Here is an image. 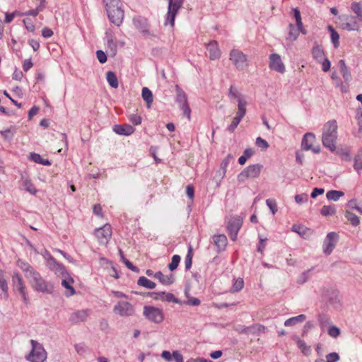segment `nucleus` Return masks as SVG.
I'll return each instance as SVG.
<instances>
[{"instance_id": "nucleus-1", "label": "nucleus", "mask_w": 362, "mask_h": 362, "mask_svg": "<svg viewBox=\"0 0 362 362\" xmlns=\"http://www.w3.org/2000/svg\"><path fill=\"white\" fill-rule=\"evenodd\" d=\"M337 122L336 120H329L325 124L322 128V142L323 146L333 152L336 150V140L337 139Z\"/></svg>"}, {"instance_id": "nucleus-2", "label": "nucleus", "mask_w": 362, "mask_h": 362, "mask_svg": "<svg viewBox=\"0 0 362 362\" xmlns=\"http://www.w3.org/2000/svg\"><path fill=\"white\" fill-rule=\"evenodd\" d=\"M228 96L230 100H233L234 103H238V112L235 117L233 118L231 124L228 126V130L233 133L239 123L240 122L243 117L246 114V105L247 104V100L237 92H228Z\"/></svg>"}, {"instance_id": "nucleus-3", "label": "nucleus", "mask_w": 362, "mask_h": 362, "mask_svg": "<svg viewBox=\"0 0 362 362\" xmlns=\"http://www.w3.org/2000/svg\"><path fill=\"white\" fill-rule=\"evenodd\" d=\"M32 288L38 292L52 293L54 286L52 283L45 280L37 271L28 279Z\"/></svg>"}, {"instance_id": "nucleus-4", "label": "nucleus", "mask_w": 362, "mask_h": 362, "mask_svg": "<svg viewBox=\"0 0 362 362\" xmlns=\"http://www.w3.org/2000/svg\"><path fill=\"white\" fill-rule=\"evenodd\" d=\"M168 12L165 15V25H170L172 28L175 26V18L182 8L185 0H168Z\"/></svg>"}, {"instance_id": "nucleus-5", "label": "nucleus", "mask_w": 362, "mask_h": 362, "mask_svg": "<svg viewBox=\"0 0 362 362\" xmlns=\"http://www.w3.org/2000/svg\"><path fill=\"white\" fill-rule=\"evenodd\" d=\"M32 350L26 359L31 362H44L47 358V353L40 343L34 339L30 340Z\"/></svg>"}, {"instance_id": "nucleus-6", "label": "nucleus", "mask_w": 362, "mask_h": 362, "mask_svg": "<svg viewBox=\"0 0 362 362\" xmlns=\"http://www.w3.org/2000/svg\"><path fill=\"white\" fill-rule=\"evenodd\" d=\"M230 60L238 70H244L247 66V57L239 49H233L230 51Z\"/></svg>"}, {"instance_id": "nucleus-7", "label": "nucleus", "mask_w": 362, "mask_h": 362, "mask_svg": "<svg viewBox=\"0 0 362 362\" xmlns=\"http://www.w3.org/2000/svg\"><path fill=\"white\" fill-rule=\"evenodd\" d=\"M339 67L340 73L341 74L344 78V82H341V79L339 78V83L337 81V87H340L341 90H346L349 88V82L352 79V76L350 70L346 65L345 61L344 59L339 60Z\"/></svg>"}, {"instance_id": "nucleus-8", "label": "nucleus", "mask_w": 362, "mask_h": 362, "mask_svg": "<svg viewBox=\"0 0 362 362\" xmlns=\"http://www.w3.org/2000/svg\"><path fill=\"white\" fill-rule=\"evenodd\" d=\"M113 312L120 317H131L134 315L135 309L130 303L121 300L114 306Z\"/></svg>"}, {"instance_id": "nucleus-9", "label": "nucleus", "mask_w": 362, "mask_h": 362, "mask_svg": "<svg viewBox=\"0 0 362 362\" xmlns=\"http://www.w3.org/2000/svg\"><path fill=\"white\" fill-rule=\"evenodd\" d=\"M262 168V165L260 164L250 165L238 175V180L243 182L247 178L257 177L260 174Z\"/></svg>"}, {"instance_id": "nucleus-10", "label": "nucleus", "mask_w": 362, "mask_h": 362, "mask_svg": "<svg viewBox=\"0 0 362 362\" xmlns=\"http://www.w3.org/2000/svg\"><path fill=\"white\" fill-rule=\"evenodd\" d=\"M144 315L148 320L157 324L162 322L164 319L162 310L153 306H144Z\"/></svg>"}, {"instance_id": "nucleus-11", "label": "nucleus", "mask_w": 362, "mask_h": 362, "mask_svg": "<svg viewBox=\"0 0 362 362\" xmlns=\"http://www.w3.org/2000/svg\"><path fill=\"white\" fill-rule=\"evenodd\" d=\"M242 225L243 220L239 216L233 217L228 221L227 229L232 240H236L238 233Z\"/></svg>"}, {"instance_id": "nucleus-12", "label": "nucleus", "mask_w": 362, "mask_h": 362, "mask_svg": "<svg viewBox=\"0 0 362 362\" xmlns=\"http://www.w3.org/2000/svg\"><path fill=\"white\" fill-rule=\"evenodd\" d=\"M339 240V235L335 232L329 233L323 242V252L326 255H330L334 249Z\"/></svg>"}, {"instance_id": "nucleus-13", "label": "nucleus", "mask_w": 362, "mask_h": 362, "mask_svg": "<svg viewBox=\"0 0 362 362\" xmlns=\"http://www.w3.org/2000/svg\"><path fill=\"white\" fill-rule=\"evenodd\" d=\"M12 282L14 289L21 293L24 303L27 304L29 300L28 296L25 291V286L23 280L18 273H15L13 275Z\"/></svg>"}, {"instance_id": "nucleus-14", "label": "nucleus", "mask_w": 362, "mask_h": 362, "mask_svg": "<svg viewBox=\"0 0 362 362\" xmlns=\"http://www.w3.org/2000/svg\"><path fill=\"white\" fill-rule=\"evenodd\" d=\"M109 21L119 27L122 25L124 16V11L122 7H117L112 9L107 10Z\"/></svg>"}, {"instance_id": "nucleus-15", "label": "nucleus", "mask_w": 362, "mask_h": 362, "mask_svg": "<svg viewBox=\"0 0 362 362\" xmlns=\"http://www.w3.org/2000/svg\"><path fill=\"white\" fill-rule=\"evenodd\" d=\"M315 140V136L313 133H306L301 142L302 148L308 151L311 150L313 152L315 153H318L320 151V146L317 145L315 146H313V142Z\"/></svg>"}, {"instance_id": "nucleus-16", "label": "nucleus", "mask_w": 362, "mask_h": 362, "mask_svg": "<svg viewBox=\"0 0 362 362\" xmlns=\"http://www.w3.org/2000/svg\"><path fill=\"white\" fill-rule=\"evenodd\" d=\"M95 235L100 243H107L112 235L110 225L105 224L103 227L96 228L95 230Z\"/></svg>"}, {"instance_id": "nucleus-17", "label": "nucleus", "mask_w": 362, "mask_h": 362, "mask_svg": "<svg viewBox=\"0 0 362 362\" xmlns=\"http://www.w3.org/2000/svg\"><path fill=\"white\" fill-rule=\"evenodd\" d=\"M176 102L180 108L183 111V115L190 119L191 110L187 102V98L185 92H180L176 98Z\"/></svg>"}, {"instance_id": "nucleus-18", "label": "nucleus", "mask_w": 362, "mask_h": 362, "mask_svg": "<svg viewBox=\"0 0 362 362\" xmlns=\"http://www.w3.org/2000/svg\"><path fill=\"white\" fill-rule=\"evenodd\" d=\"M133 23L144 36L150 35L149 23L146 18L141 16L135 17L133 18Z\"/></svg>"}, {"instance_id": "nucleus-19", "label": "nucleus", "mask_w": 362, "mask_h": 362, "mask_svg": "<svg viewBox=\"0 0 362 362\" xmlns=\"http://www.w3.org/2000/svg\"><path fill=\"white\" fill-rule=\"evenodd\" d=\"M323 300L334 308L339 305V292L335 290H327L323 296Z\"/></svg>"}, {"instance_id": "nucleus-20", "label": "nucleus", "mask_w": 362, "mask_h": 362, "mask_svg": "<svg viewBox=\"0 0 362 362\" xmlns=\"http://www.w3.org/2000/svg\"><path fill=\"white\" fill-rule=\"evenodd\" d=\"M269 67L271 69L284 73L285 71V66L281 62V57L278 54L273 53L269 56Z\"/></svg>"}, {"instance_id": "nucleus-21", "label": "nucleus", "mask_w": 362, "mask_h": 362, "mask_svg": "<svg viewBox=\"0 0 362 362\" xmlns=\"http://www.w3.org/2000/svg\"><path fill=\"white\" fill-rule=\"evenodd\" d=\"M90 311L88 309L79 310L73 312L69 317V321L72 324H77L79 322H84L86 320L87 317L90 315Z\"/></svg>"}, {"instance_id": "nucleus-22", "label": "nucleus", "mask_w": 362, "mask_h": 362, "mask_svg": "<svg viewBox=\"0 0 362 362\" xmlns=\"http://www.w3.org/2000/svg\"><path fill=\"white\" fill-rule=\"evenodd\" d=\"M206 49L211 60H216L220 58L221 52L216 40H211L206 45Z\"/></svg>"}, {"instance_id": "nucleus-23", "label": "nucleus", "mask_w": 362, "mask_h": 362, "mask_svg": "<svg viewBox=\"0 0 362 362\" xmlns=\"http://www.w3.org/2000/svg\"><path fill=\"white\" fill-rule=\"evenodd\" d=\"M151 295H153V299L154 300H161L163 301L166 302H173L175 303H178L179 300L177 298H176L173 293H165V292H152L151 293Z\"/></svg>"}, {"instance_id": "nucleus-24", "label": "nucleus", "mask_w": 362, "mask_h": 362, "mask_svg": "<svg viewBox=\"0 0 362 362\" xmlns=\"http://www.w3.org/2000/svg\"><path fill=\"white\" fill-rule=\"evenodd\" d=\"M113 131L119 135L129 136L133 134L135 129L130 124H115L113 127Z\"/></svg>"}, {"instance_id": "nucleus-25", "label": "nucleus", "mask_w": 362, "mask_h": 362, "mask_svg": "<svg viewBox=\"0 0 362 362\" xmlns=\"http://www.w3.org/2000/svg\"><path fill=\"white\" fill-rule=\"evenodd\" d=\"M264 327L259 324L253 325L249 327L240 326L237 328V331L241 334H257L259 332H262Z\"/></svg>"}, {"instance_id": "nucleus-26", "label": "nucleus", "mask_w": 362, "mask_h": 362, "mask_svg": "<svg viewBox=\"0 0 362 362\" xmlns=\"http://www.w3.org/2000/svg\"><path fill=\"white\" fill-rule=\"evenodd\" d=\"M17 266L24 272L27 279L33 274V272H36L30 264L22 259L17 261Z\"/></svg>"}, {"instance_id": "nucleus-27", "label": "nucleus", "mask_w": 362, "mask_h": 362, "mask_svg": "<svg viewBox=\"0 0 362 362\" xmlns=\"http://www.w3.org/2000/svg\"><path fill=\"white\" fill-rule=\"evenodd\" d=\"M64 278V279H63L62 281V285L67 289V292H66L65 295L68 297L74 295L76 291L72 286L74 284V279L70 277L69 275Z\"/></svg>"}, {"instance_id": "nucleus-28", "label": "nucleus", "mask_w": 362, "mask_h": 362, "mask_svg": "<svg viewBox=\"0 0 362 362\" xmlns=\"http://www.w3.org/2000/svg\"><path fill=\"white\" fill-rule=\"evenodd\" d=\"M154 278L159 280L163 285H171L175 281L173 274L164 275L161 272H158L154 274Z\"/></svg>"}, {"instance_id": "nucleus-29", "label": "nucleus", "mask_w": 362, "mask_h": 362, "mask_svg": "<svg viewBox=\"0 0 362 362\" xmlns=\"http://www.w3.org/2000/svg\"><path fill=\"white\" fill-rule=\"evenodd\" d=\"M347 19H349L350 21L344 23L343 28L349 31H358L360 26L356 21V17L351 16Z\"/></svg>"}, {"instance_id": "nucleus-30", "label": "nucleus", "mask_w": 362, "mask_h": 362, "mask_svg": "<svg viewBox=\"0 0 362 362\" xmlns=\"http://www.w3.org/2000/svg\"><path fill=\"white\" fill-rule=\"evenodd\" d=\"M214 242L218 251L224 250L227 245V237L225 235H218L214 237Z\"/></svg>"}, {"instance_id": "nucleus-31", "label": "nucleus", "mask_w": 362, "mask_h": 362, "mask_svg": "<svg viewBox=\"0 0 362 362\" xmlns=\"http://www.w3.org/2000/svg\"><path fill=\"white\" fill-rule=\"evenodd\" d=\"M327 30L330 33L331 42H332L334 47L338 48L339 46V34L335 30V28L331 25H329L327 26Z\"/></svg>"}, {"instance_id": "nucleus-32", "label": "nucleus", "mask_w": 362, "mask_h": 362, "mask_svg": "<svg viewBox=\"0 0 362 362\" xmlns=\"http://www.w3.org/2000/svg\"><path fill=\"white\" fill-rule=\"evenodd\" d=\"M313 58L318 62H320L325 58V52L316 42L311 50Z\"/></svg>"}, {"instance_id": "nucleus-33", "label": "nucleus", "mask_w": 362, "mask_h": 362, "mask_svg": "<svg viewBox=\"0 0 362 362\" xmlns=\"http://www.w3.org/2000/svg\"><path fill=\"white\" fill-rule=\"evenodd\" d=\"M353 167L356 173L360 175L362 170V148H360L354 156Z\"/></svg>"}, {"instance_id": "nucleus-34", "label": "nucleus", "mask_w": 362, "mask_h": 362, "mask_svg": "<svg viewBox=\"0 0 362 362\" xmlns=\"http://www.w3.org/2000/svg\"><path fill=\"white\" fill-rule=\"evenodd\" d=\"M233 158V156L231 154H228L221 162L220 170L217 172L218 173V175L221 177H223L226 173V169L231 161V160Z\"/></svg>"}, {"instance_id": "nucleus-35", "label": "nucleus", "mask_w": 362, "mask_h": 362, "mask_svg": "<svg viewBox=\"0 0 362 362\" xmlns=\"http://www.w3.org/2000/svg\"><path fill=\"white\" fill-rule=\"evenodd\" d=\"M317 320L322 332H324L330 324L329 317L325 313L319 314L317 316Z\"/></svg>"}, {"instance_id": "nucleus-36", "label": "nucleus", "mask_w": 362, "mask_h": 362, "mask_svg": "<svg viewBox=\"0 0 362 362\" xmlns=\"http://www.w3.org/2000/svg\"><path fill=\"white\" fill-rule=\"evenodd\" d=\"M344 216L353 226H357L359 225V223H360L359 218L355 214L351 212L350 210L346 209L344 211Z\"/></svg>"}, {"instance_id": "nucleus-37", "label": "nucleus", "mask_w": 362, "mask_h": 362, "mask_svg": "<svg viewBox=\"0 0 362 362\" xmlns=\"http://www.w3.org/2000/svg\"><path fill=\"white\" fill-rule=\"evenodd\" d=\"M106 79L112 88H117L118 87V79L115 72L109 71L106 74Z\"/></svg>"}, {"instance_id": "nucleus-38", "label": "nucleus", "mask_w": 362, "mask_h": 362, "mask_svg": "<svg viewBox=\"0 0 362 362\" xmlns=\"http://www.w3.org/2000/svg\"><path fill=\"white\" fill-rule=\"evenodd\" d=\"M29 158L33 162L42 164L43 165H51V163L49 160L42 158L40 154L36 153H30Z\"/></svg>"}, {"instance_id": "nucleus-39", "label": "nucleus", "mask_w": 362, "mask_h": 362, "mask_svg": "<svg viewBox=\"0 0 362 362\" xmlns=\"http://www.w3.org/2000/svg\"><path fill=\"white\" fill-rule=\"evenodd\" d=\"M137 284L148 289H153L156 286L153 281L148 279L145 276H140L137 281Z\"/></svg>"}, {"instance_id": "nucleus-40", "label": "nucleus", "mask_w": 362, "mask_h": 362, "mask_svg": "<svg viewBox=\"0 0 362 362\" xmlns=\"http://www.w3.org/2000/svg\"><path fill=\"white\" fill-rule=\"evenodd\" d=\"M306 316L303 314L299 315L296 317H291L286 320L284 322L286 327H290L296 325L298 322H302L305 320Z\"/></svg>"}, {"instance_id": "nucleus-41", "label": "nucleus", "mask_w": 362, "mask_h": 362, "mask_svg": "<svg viewBox=\"0 0 362 362\" xmlns=\"http://www.w3.org/2000/svg\"><path fill=\"white\" fill-rule=\"evenodd\" d=\"M351 9L352 11L356 13V18L362 23V6L361 3L354 1L351 4Z\"/></svg>"}, {"instance_id": "nucleus-42", "label": "nucleus", "mask_w": 362, "mask_h": 362, "mask_svg": "<svg viewBox=\"0 0 362 362\" xmlns=\"http://www.w3.org/2000/svg\"><path fill=\"white\" fill-rule=\"evenodd\" d=\"M336 212L337 209L334 205H325L320 209V214L323 216H333Z\"/></svg>"}, {"instance_id": "nucleus-43", "label": "nucleus", "mask_w": 362, "mask_h": 362, "mask_svg": "<svg viewBox=\"0 0 362 362\" xmlns=\"http://www.w3.org/2000/svg\"><path fill=\"white\" fill-rule=\"evenodd\" d=\"M344 195V193L342 191L329 190L327 192L326 197L328 200L337 202Z\"/></svg>"}, {"instance_id": "nucleus-44", "label": "nucleus", "mask_w": 362, "mask_h": 362, "mask_svg": "<svg viewBox=\"0 0 362 362\" xmlns=\"http://www.w3.org/2000/svg\"><path fill=\"white\" fill-rule=\"evenodd\" d=\"M0 288L3 291V295H1V296L4 299H7V298L8 296V286H7V282H6V279L4 278L2 271H0Z\"/></svg>"}, {"instance_id": "nucleus-45", "label": "nucleus", "mask_w": 362, "mask_h": 362, "mask_svg": "<svg viewBox=\"0 0 362 362\" xmlns=\"http://www.w3.org/2000/svg\"><path fill=\"white\" fill-rule=\"evenodd\" d=\"M337 153L345 161H351L352 159L349 148H340L337 151Z\"/></svg>"}, {"instance_id": "nucleus-46", "label": "nucleus", "mask_w": 362, "mask_h": 362, "mask_svg": "<svg viewBox=\"0 0 362 362\" xmlns=\"http://www.w3.org/2000/svg\"><path fill=\"white\" fill-rule=\"evenodd\" d=\"M288 33L287 39L291 41H295L297 40L298 37L299 36V33L298 30H296V27L293 23H290L288 25Z\"/></svg>"}, {"instance_id": "nucleus-47", "label": "nucleus", "mask_w": 362, "mask_h": 362, "mask_svg": "<svg viewBox=\"0 0 362 362\" xmlns=\"http://www.w3.org/2000/svg\"><path fill=\"white\" fill-rule=\"evenodd\" d=\"M45 0H41V3L39 4L37 7H36L34 9L28 10V11L24 12L25 16H37L40 11H42L45 8Z\"/></svg>"}, {"instance_id": "nucleus-48", "label": "nucleus", "mask_w": 362, "mask_h": 362, "mask_svg": "<svg viewBox=\"0 0 362 362\" xmlns=\"http://www.w3.org/2000/svg\"><path fill=\"white\" fill-rule=\"evenodd\" d=\"M107 48L110 51V54L112 57H115L117 51V43L115 39H110L107 40Z\"/></svg>"}, {"instance_id": "nucleus-49", "label": "nucleus", "mask_w": 362, "mask_h": 362, "mask_svg": "<svg viewBox=\"0 0 362 362\" xmlns=\"http://www.w3.org/2000/svg\"><path fill=\"white\" fill-rule=\"evenodd\" d=\"M105 4V10L112 9L117 7H122L120 0H103Z\"/></svg>"}, {"instance_id": "nucleus-50", "label": "nucleus", "mask_w": 362, "mask_h": 362, "mask_svg": "<svg viewBox=\"0 0 362 362\" xmlns=\"http://www.w3.org/2000/svg\"><path fill=\"white\" fill-rule=\"evenodd\" d=\"M119 253L121 257L122 261L124 263V264L127 266L128 269L135 272H138L139 271V269L136 267L134 266L133 264L129 260L124 257V255H123L122 250H119Z\"/></svg>"}, {"instance_id": "nucleus-51", "label": "nucleus", "mask_w": 362, "mask_h": 362, "mask_svg": "<svg viewBox=\"0 0 362 362\" xmlns=\"http://www.w3.org/2000/svg\"><path fill=\"white\" fill-rule=\"evenodd\" d=\"M192 256H193L192 247L190 245L189 247L188 252H187V256H186L185 259V269L186 270L189 269L191 268V267H192Z\"/></svg>"}, {"instance_id": "nucleus-52", "label": "nucleus", "mask_w": 362, "mask_h": 362, "mask_svg": "<svg viewBox=\"0 0 362 362\" xmlns=\"http://www.w3.org/2000/svg\"><path fill=\"white\" fill-rule=\"evenodd\" d=\"M23 189L32 194H35L37 190L33 183L29 180H24L23 181Z\"/></svg>"}, {"instance_id": "nucleus-53", "label": "nucleus", "mask_w": 362, "mask_h": 362, "mask_svg": "<svg viewBox=\"0 0 362 362\" xmlns=\"http://www.w3.org/2000/svg\"><path fill=\"white\" fill-rule=\"evenodd\" d=\"M346 207L349 209H356L358 213L362 214V206H358L355 199L349 200L346 204Z\"/></svg>"}, {"instance_id": "nucleus-54", "label": "nucleus", "mask_w": 362, "mask_h": 362, "mask_svg": "<svg viewBox=\"0 0 362 362\" xmlns=\"http://www.w3.org/2000/svg\"><path fill=\"white\" fill-rule=\"evenodd\" d=\"M291 14L295 19L296 24H299V25H300L302 22V18L299 8L298 7L292 8Z\"/></svg>"}, {"instance_id": "nucleus-55", "label": "nucleus", "mask_w": 362, "mask_h": 362, "mask_svg": "<svg viewBox=\"0 0 362 362\" xmlns=\"http://www.w3.org/2000/svg\"><path fill=\"white\" fill-rule=\"evenodd\" d=\"M180 257L178 255H175L172 257L171 262L168 264V269L170 271H174L176 269L179 265V263L180 262Z\"/></svg>"}, {"instance_id": "nucleus-56", "label": "nucleus", "mask_w": 362, "mask_h": 362, "mask_svg": "<svg viewBox=\"0 0 362 362\" xmlns=\"http://www.w3.org/2000/svg\"><path fill=\"white\" fill-rule=\"evenodd\" d=\"M52 272H54L57 276H61L62 277L69 276L65 267L60 263L58 264Z\"/></svg>"}, {"instance_id": "nucleus-57", "label": "nucleus", "mask_w": 362, "mask_h": 362, "mask_svg": "<svg viewBox=\"0 0 362 362\" xmlns=\"http://www.w3.org/2000/svg\"><path fill=\"white\" fill-rule=\"evenodd\" d=\"M1 135L6 140H11L14 136V128L10 127L0 132Z\"/></svg>"}, {"instance_id": "nucleus-58", "label": "nucleus", "mask_w": 362, "mask_h": 362, "mask_svg": "<svg viewBox=\"0 0 362 362\" xmlns=\"http://www.w3.org/2000/svg\"><path fill=\"white\" fill-rule=\"evenodd\" d=\"M308 230V229L303 226L293 225L292 226V231L297 233L302 237L305 236V233Z\"/></svg>"}, {"instance_id": "nucleus-59", "label": "nucleus", "mask_w": 362, "mask_h": 362, "mask_svg": "<svg viewBox=\"0 0 362 362\" xmlns=\"http://www.w3.org/2000/svg\"><path fill=\"white\" fill-rule=\"evenodd\" d=\"M23 23L26 28V30L29 32L34 33L35 30V26L30 18H25L23 20Z\"/></svg>"}, {"instance_id": "nucleus-60", "label": "nucleus", "mask_w": 362, "mask_h": 362, "mask_svg": "<svg viewBox=\"0 0 362 362\" xmlns=\"http://www.w3.org/2000/svg\"><path fill=\"white\" fill-rule=\"evenodd\" d=\"M243 286H244V281H243V279L239 278V279H236L235 281L234 282L233 287H232V291L238 292L243 288Z\"/></svg>"}, {"instance_id": "nucleus-61", "label": "nucleus", "mask_w": 362, "mask_h": 362, "mask_svg": "<svg viewBox=\"0 0 362 362\" xmlns=\"http://www.w3.org/2000/svg\"><path fill=\"white\" fill-rule=\"evenodd\" d=\"M142 98L146 102L147 107L150 108L153 102L152 92H142Z\"/></svg>"}, {"instance_id": "nucleus-62", "label": "nucleus", "mask_w": 362, "mask_h": 362, "mask_svg": "<svg viewBox=\"0 0 362 362\" xmlns=\"http://www.w3.org/2000/svg\"><path fill=\"white\" fill-rule=\"evenodd\" d=\"M266 204L271 210L272 213L275 214L278 210L276 201L272 199H268L266 200Z\"/></svg>"}, {"instance_id": "nucleus-63", "label": "nucleus", "mask_w": 362, "mask_h": 362, "mask_svg": "<svg viewBox=\"0 0 362 362\" xmlns=\"http://www.w3.org/2000/svg\"><path fill=\"white\" fill-rule=\"evenodd\" d=\"M256 145L263 151L267 150L269 147L268 142L259 136L256 139Z\"/></svg>"}, {"instance_id": "nucleus-64", "label": "nucleus", "mask_w": 362, "mask_h": 362, "mask_svg": "<svg viewBox=\"0 0 362 362\" xmlns=\"http://www.w3.org/2000/svg\"><path fill=\"white\" fill-rule=\"evenodd\" d=\"M96 57L100 64H105L107 61V54L101 49L96 51Z\"/></svg>"}]
</instances>
